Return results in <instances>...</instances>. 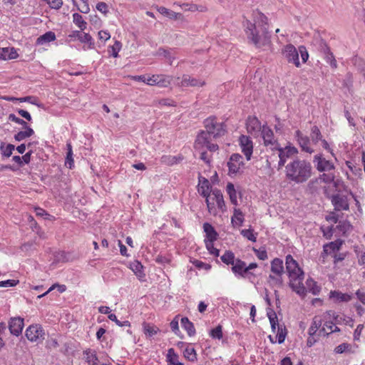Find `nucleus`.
<instances>
[{
    "instance_id": "c9c22d12",
    "label": "nucleus",
    "mask_w": 365,
    "mask_h": 365,
    "mask_svg": "<svg viewBox=\"0 0 365 365\" xmlns=\"http://www.w3.org/2000/svg\"><path fill=\"white\" fill-rule=\"evenodd\" d=\"M226 190L227 194L229 195L230 199L231 202L233 205H237V192L235 189V186L232 183L229 182L227 185Z\"/></svg>"
},
{
    "instance_id": "69168bd1",
    "label": "nucleus",
    "mask_w": 365,
    "mask_h": 365,
    "mask_svg": "<svg viewBox=\"0 0 365 365\" xmlns=\"http://www.w3.org/2000/svg\"><path fill=\"white\" fill-rule=\"evenodd\" d=\"M324 326L327 328L328 330H329L330 334L340 331V329L337 327L333 322H327L324 324Z\"/></svg>"
},
{
    "instance_id": "412c9836",
    "label": "nucleus",
    "mask_w": 365,
    "mask_h": 365,
    "mask_svg": "<svg viewBox=\"0 0 365 365\" xmlns=\"http://www.w3.org/2000/svg\"><path fill=\"white\" fill-rule=\"evenodd\" d=\"M343 244V241L341 240H337L334 242H331L328 244L324 245V252L326 255H330L331 253H335L338 252Z\"/></svg>"
},
{
    "instance_id": "13d9d810",
    "label": "nucleus",
    "mask_w": 365,
    "mask_h": 365,
    "mask_svg": "<svg viewBox=\"0 0 365 365\" xmlns=\"http://www.w3.org/2000/svg\"><path fill=\"white\" fill-rule=\"evenodd\" d=\"M210 334L213 338L220 339L222 337V327L219 325L215 329H212Z\"/></svg>"
},
{
    "instance_id": "6e6d98bb",
    "label": "nucleus",
    "mask_w": 365,
    "mask_h": 365,
    "mask_svg": "<svg viewBox=\"0 0 365 365\" xmlns=\"http://www.w3.org/2000/svg\"><path fill=\"white\" fill-rule=\"evenodd\" d=\"M255 255L257 257L258 259L261 260H264L267 259V251L264 248H259V249H253Z\"/></svg>"
},
{
    "instance_id": "1a4fd4ad",
    "label": "nucleus",
    "mask_w": 365,
    "mask_h": 365,
    "mask_svg": "<svg viewBox=\"0 0 365 365\" xmlns=\"http://www.w3.org/2000/svg\"><path fill=\"white\" fill-rule=\"evenodd\" d=\"M176 83L181 87H196V86H203L205 84V81L199 80L195 78L191 77L189 75L185 74L180 78L178 77L176 78Z\"/></svg>"
},
{
    "instance_id": "6ab92c4d",
    "label": "nucleus",
    "mask_w": 365,
    "mask_h": 365,
    "mask_svg": "<svg viewBox=\"0 0 365 365\" xmlns=\"http://www.w3.org/2000/svg\"><path fill=\"white\" fill-rule=\"evenodd\" d=\"M232 270L235 274H237L242 277H245L247 275L246 263L240 259H236L232 264Z\"/></svg>"
},
{
    "instance_id": "49530a36",
    "label": "nucleus",
    "mask_w": 365,
    "mask_h": 365,
    "mask_svg": "<svg viewBox=\"0 0 365 365\" xmlns=\"http://www.w3.org/2000/svg\"><path fill=\"white\" fill-rule=\"evenodd\" d=\"M121 43L118 41H115V43L109 47L108 52H110L114 58H117L118 56V52L121 49Z\"/></svg>"
},
{
    "instance_id": "cd10ccee",
    "label": "nucleus",
    "mask_w": 365,
    "mask_h": 365,
    "mask_svg": "<svg viewBox=\"0 0 365 365\" xmlns=\"http://www.w3.org/2000/svg\"><path fill=\"white\" fill-rule=\"evenodd\" d=\"M56 39V35L52 31H48L44 34L40 36L37 40L36 43L38 45H43L46 43L51 42Z\"/></svg>"
},
{
    "instance_id": "bf43d9fd",
    "label": "nucleus",
    "mask_w": 365,
    "mask_h": 365,
    "mask_svg": "<svg viewBox=\"0 0 365 365\" xmlns=\"http://www.w3.org/2000/svg\"><path fill=\"white\" fill-rule=\"evenodd\" d=\"M267 317L269 318L271 325L272 324H279L277 314L272 309H269V311H267Z\"/></svg>"
},
{
    "instance_id": "4d7b16f0",
    "label": "nucleus",
    "mask_w": 365,
    "mask_h": 365,
    "mask_svg": "<svg viewBox=\"0 0 365 365\" xmlns=\"http://www.w3.org/2000/svg\"><path fill=\"white\" fill-rule=\"evenodd\" d=\"M160 106H175L176 103L170 98H163L158 101Z\"/></svg>"
},
{
    "instance_id": "dca6fc26",
    "label": "nucleus",
    "mask_w": 365,
    "mask_h": 365,
    "mask_svg": "<svg viewBox=\"0 0 365 365\" xmlns=\"http://www.w3.org/2000/svg\"><path fill=\"white\" fill-rule=\"evenodd\" d=\"M331 202L334 205L336 210H349V204L347 202L346 198L344 196L336 195L333 196Z\"/></svg>"
},
{
    "instance_id": "e2e57ef3",
    "label": "nucleus",
    "mask_w": 365,
    "mask_h": 365,
    "mask_svg": "<svg viewBox=\"0 0 365 365\" xmlns=\"http://www.w3.org/2000/svg\"><path fill=\"white\" fill-rule=\"evenodd\" d=\"M205 243H206V247L209 250L210 254L214 255L215 256H218L219 255L220 251L217 248L214 247L213 242H210H210H205Z\"/></svg>"
},
{
    "instance_id": "58836bf2",
    "label": "nucleus",
    "mask_w": 365,
    "mask_h": 365,
    "mask_svg": "<svg viewBox=\"0 0 365 365\" xmlns=\"http://www.w3.org/2000/svg\"><path fill=\"white\" fill-rule=\"evenodd\" d=\"M311 138L312 142L314 144H317L319 141L322 139V135L320 132L319 128L317 125H314L311 129Z\"/></svg>"
},
{
    "instance_id": "39448f33",
    "label": "nucleus",
    "mask_w": 365,
    "mask_h": 365,
    "mask_svg": "<svg viewBox=\"0 0 365 365\" xmlns=\"http://www.w3.org/2000/svg\"><path fill=\"white\" fill-rule=\"evenodd\" d=\"M273 151L274 153L267 158V163L269 167H271L275 160L279 158L277 166V169L278 170H281L284 166L288 158L298 153V150L295 147L291 145H287L284 148H279L278 145V148H274Z\"/></svg>"
},
{
    "instance_id": "aec40b11",
    "label": "nucleus",
    "mask_w": 365,
    "mask_h": 365,
    "mask_svg": "<svg viewBox=\"0 0 365 365\" xmlns=\"http://www.w3.org/2000/svg\"><path fill=\"white\" fill-rule=\"evenodd\" d=\"M212 201L216 202L218 209L220 210L222 212H225L227 208L222 192L218 189H215L212 191Z\"/></svg>"
},
{
    "instance_id": "f257e3e1",
    "label": "nucleus",
    "mask_w": 365,
    "mask_h": 365,
    "mask_svg": "<svg viewBox=\"0 0 365 365\" xmlns=\"http://www.w3.org/2000/svg\"><path fill=\"white\" fill-rule=\"evenodd\" d=\"M205 130H201L196 137L194 147L196 150L207 148L210 152L218 150V145L211 142L214 139L224 136L227 133V126L223 122L218 121L215 116H210L204 122Z\"/></svg>"
},
{
    "instance_id": "4be33fe9",
    "label": "nucleus",
    "mask_w": 365,
    "mask_h": 365,
    "mask_svg": "<svg viewBox=\"0 0 365 365\" xmlns=\"http://www.w3.org/2000/svg\"><path fill=\"white\" fill-rule=\"evenodd\" d=\"M271 271L277 277H281L284 273L283 261L279 258H274L271 262Z\"/></svg>"
},
{
    "instance_id": "774afa93",
    "label": "nucleus",
    "mask_w": 365,
    "mask_h": 365,
    "mask_svg": "<svg viewBox=\"0 0 365 365\" xmlns=\"http://www.w3.org/2000/svg\"><path fill=\"white\" fill-rule=\"evenodd\" d=\"M351 225L349 222L345 221H340L339 225H337V228H339L341 231L345 233L350 228Z\"/></svg>"
},
{
    "instance_id": "5701e85b",
    "label": "nucleus",
    "mask_w": 365,
    "mask_h": 365,
    "mask_svg": "<svg viewBox=\"0 0 365 365\" xmlns=\"http://www.w3.org/2000/svg\"><path fill=\"white\" fill-rule=\"evenodd\" d=\"M203 229L207 239L205 242H214L217 240L218 234L210 223H204Z\"/></svg>"
},
{
    "instance_id": "20e7f679",
    "label": "nucleus",
    "mask_w": 365,
    "mask_h": 365,
    "mask_svg": "<svg viewBox=\"0 0 365 365\" xmlns=\"http://www.w3.org/2000/svg\"><path fill=\"white\" fill-rule=\"evenodd\" d=\"M286 270L289 279V286L297 294L304 295L306 290L303 284L304 272L291 255L286 256Z\"/></svg>"
},
{
    "instance_id": "37998d69",
    "label": "nucleus",
    "mask_w": 365,
    "mask_h": 365,
    "mask_svg": "<svg viewBox=\"0 0 365 365\" xmlns=\"http://www.w3.org/2000/svg\"><path fill=\"white\" fill-rule=\"evenodd\" d=\"M221 260L226 264H233L235 261V255L231 251H226L222 256H221Z\"/></svg>"
},
{
    "instance_id": "e433bc0d",
    "label": "nucleus",
    "mask_w": 365,
    "mask_h": 365,
    "mask_svg": "<svg viewBox=\"0 0 365 365\" xmlns=\"http://www.w3.org/2000/svg\"><path fill=\"white\" fill-rule=\"evenodd\" d=\"M305 290L306 292L309 291L314 294H317L320 292V287L317 285L316 282L312 279H308L306 282Z\"/></svg>"
},
{
    "instance_id": "0e129e2a",
    "label": "nucleus",
    "mask_w": 365,
    "mask_h": 365,
    "mask_svg": "<svg viewBox=\"0 0 365 365\" xmlns=\"http://www.w3.org/2000/svg\"><path fill=\"white\" fill-rule=\"evenodd\" d=\"M96 9L103 14L108 13V5L105 2H99L96 5Z\"/></svg>"
},
{
    "instance_id": "bb28decb",
    "label": "nucleus",
    "mask_w": 365,
    "mask_h": 365,
    "mask_svg": "<svg viewBox=\"0 0 365 365\" xmlns=\"http://www.w3.org/2000/svg\"><path fill=\"white\" fill-rule=\"evenodd\" d=\"M178 359L179 356L175 352L174 349H169L167 354V361L168 362V365H183L182 363L179 361Z\"/></svg>"
},
{
    "instance_id": "473e14b6",
    "label": "nucleus",
    "mask_w": 365,
    "mask_h": 365,
    "mask_svg": "<svg viewBox=\"0 0 365 365\" xmlns=\"http://www.w3.org/2000/svg\"><path fill=\"white\" fill-rule=\"evenodd\" d=\"M156 55L165 57L168 61L170 64H172L173 61L175 59V57L173 54V50L172 49L166 50L163 48H160L158 50Z\"/></svg>"
},
{
    "instance_id": "338daca9",
    "label": "nucleus",
    "mask_w": 365,
    "mask_h": 365,
    "mask_svg": "<svg viewBox=\"0 0 365 365\" xmlns=\"http://www.w3.org/2000/svg\"><path fill=\"white\" fill-rule=\"evenodd\" d=\"M349 344H348L346 343H343V344H341L339 346H337L334 349V351L336 354H342V353L345 352L349 349Z\"/></svg>"
},
{
    "instance_id": "a19ab883",
    "label": "nucleus",
    "mask_w": 365,
    "mask_h": 365,
    "mask_svg": "<svg viewBox=\"0 0 365 365\" xmlns=\"http://www.w3.org/2000/svg\"><path fill=\"white\" fill-rule=\"evenodd\" d=\"M14 148L15 146L14 145L8 144L7 145H5L4 143H1L0 146V150L1 151L2 155L7 158L11 155Z\"/></svg>"
},
{
    "instance_id": "052dcab7",
    "label": "nucleus",
    "mask_w": 365,
    "mask_h": 365,
    "mask_svg": "<svg viewBox=\"0 0 365 365\" xmlns=\"http://www.w3.org/2000/svg\"><path fill=\"white\" fill-rule=\"evenodd\" d=\"M46 2L51 9H58L63 5L62 0H48Z\"/></svg>"
},
{
    "instance_id": "ea45409f",
    "label": "nucleus",
    "mask_w": 365,
    "mask_h": 365,
    "mask_svg": "<svg viewBox=\"0 0 365 365\" xmlns=\"http://www.w3.org/2000/svg\"><path fill=\"white\" fill-rule=\"evenodd\" d=\"M159 78H157V86L161 88H166L170 84L171 77L165 75H158Z\"/></svg>"
},
{
    "instance_id": "f704fd0d",
    "label": "nucleus",
    "mask_w": 365,
    "mask_h": 365,
    "mask_svg": "<svg viewBox=\"0 0 365 365\" xmlns=\"http://www.w3.org/2000/svg\"><path fill=\"white\" fill-rule=\"evenodd\" d=\"M158 11L164 16H166L170 19H177L178 16H180V14L176 13L163 6L158 7Z\"/></svg>"
},
{
    "instance_id": "72a5a7b5",
    "label": "nucleus",
    "mask_w": 365,
    "mask_h": 365,
    "mask_svg": "<svg viewBox=\"0 0 365 365\" xmlns=\"http://www.w3.org/2000/svg\"><path fill=\"white\" fill-rule=\"evenodd\" d=\"M73 21L81 31H84L86 29L87 23L78 13H74L73 14Z\"/></svg>"
},
{
    "instance_id": "79ce46f5",
    "label": "nucleus",
    "mask_w": 365,
    "mask_h": 365,
    "mask_svg": "<svg viewBox=\"0 0 365 365\" xmlns=\"http://www.w3.org/2000/svg\"><path fill=\"white\" fill-rule=\"evenodd\" d=\"M287 331L285 327L283 324H278V330L277 337L279 344H282L286 338Z\"/></svg>"
},
{
    "instance_id": "de8ad7c7",
    "label": "nucleus",
    "mask_w": 365,
    "mask_h": 365,
    "mask_svg": "<svg viewBox=\"0 0 365 365\" xmlns=\"http://www.w3.org/2000/svg\"><path fill=\"white\" fill-rule=\"evenodd\" d=\"M144 333L145 335L148 336H153L156 334L158 331V328L155 326H151L148 324H145L144 326Z\"/></svg>"
},
{
    "instance_id": "864d4df0",
    "label": "nucleus",
    "mask_w": 365,
    "mask_h": 365,
    "mask_svg": "<svg viewBox=\"0 0 365 365\" xmlns=\"http://www.w3.org/2000/svg\"><path fill=\"white\" fill-rule=\"evenodd\" d=\"M9 120L12 121V122H15L16 123H18L21 125L23 126V128H26V127H28V123L24 120L23 119L21 118H19L18 117H16L14 114L13 113H11L9 114Z\"/></svg>"
},
{
    "instance_id": "9b49d317",
    "label": "nucleus",
    "mask_w": 365,
    "mask_h": 365,
    "mask_svg": "<svg viewBox=\"0 0 365 365\" xmlns=\"http://www.w3.org/2000/svg\"><path fill=\"white\" fill-rule=\"evenodd\" d=\"M295 138L302 151L309 154L314 153V150L310 146L311 140L308 136L297 130L295 132Z\"/></svg>"
},
{
    "instance_id": "a878e982",
    "label": "nucleus",
    "mask_w": 365,
    "mask_h": 365,
    "mask_svg": "<svg viewBox=\"0 0 365 365\" xmlns=\"http://www.w3.org/2000/svg\"><path fill=\"white\" fill-rule=\"evenodd\" d=\"M24 128V130L19 131L14 135V139L16 141H22L34 135V131L31 127L28 126Z\"/></svg>"
},
{
    "instance_id": "7c9ffc66",
    "label": "nucleus",
    "mask_w": 365,
    "mask_h": 365,
    "mask_svg": "<svg viewBox=\"0 0 365 365\" xmlns=\"http://www.w3.org/2000/svg\"><path fill=\"white\" fill-rule=\"evenodd\" d=\"M322 324V320L319 317H315L313 319L311 327L309 329L308 333L310 336H314L316 334L317 331L319 330V328L321 327Z\"/></svg>"
},
{
    "instance_id": "f3484780",
    "label": "nucleus",
    "mask_w": 365,
    "mask_h": 365,
    "mask_svg": "<svg viewBox=\"0 0 365 365\" xmlns=\"http://www.w3.org/2000/svg\"><path fill=\"white\" fill-rule=\"evenodd\" d=\"M247 129L248 133L255 134L262 130L259 120L256 117H249L247 120Z\"/></svg>"
},
{
    "instance_id": "6e6552de",
    "label": "nucleus",
    "mask_w": 365,
    "mask_h": 365,
    "mask_svg": "<svg viewBox=\"0 0 365 365\" xmlns=\"http://www.w3.org/2000/svg\"><path fill=\"white\" fill-rule=\"evenodd\" d=\"M262 136L266 147L269 148L271 150L278 148L279 144L274 137L273 131L269 127L262 126Z\"/></svg>"
},
{
    "instance_id": "9d476101",
    "label": "nucleus",
    "mask_w": 365,
    "mask_h": 365,
    "mask_svg": "<svg viewBox=\"0 0 365 365\" xmlns=\"http://www.w3.org/2000/svg\"><path fill=\"white\" fill-rule=\"evenodd\" d=\"M284 53L289 63H294L297 67L300 66L299 52L292 44H287L284 48Z\"/></svg>"
},
{
    "instance_id": "a211bd4d",
    "label": "nucleus",
    "mask_w": 365,
    "mask_h": 365,
    "mask_svg": "<svg viewBox=\"0 0 365 365\" xmlns=\"http://www.w3.org/2000/svg\"><path fill=\"white\" fill-rule=\"evenodd\" d=\"M198 192L205 197H210V186L207 179L199 177Z\"/></svg>"
},
{
    "instance_id": "393cba45",
    "label": "nucleus",
    "mask_w": 365,
    "mask_h": 365,
    "mask_svg": "<svg viewBox=\"0 0 365 365\" xmlns=\"http://www.w3.org/2000/svg\"><path fill=\"white\" fill-rule=\"evenodd\" d=\"M330 297L333 298L337 302H348L352 299L351 295L344 294L339 291L331 292Z\"/></svg>"
},
{
    "instance_id": "423d86ee",
    "label": "nucleus",
    "mask_w": 365,
    "mask_h": 365,
    "mask_svg": "<svg viewBox=\"0 0 365 365\" xmlns=\"http://www.w3.org/2000/svg\"><path fill=\"white\" fill-rule=\"evenodd\" d=\"M25 335L29 341L40 343L45 338V331L40 324H32L26 329Z\"/></svg>"
},
{
    "instance_id": "a18cd8bd",
    "label": "nucleus",
    "mask_w": 365,
    "mask_h": 365,
    "mask_svg": "<svg viewBox=\"0 0 365 365\" xmlns=\"http://www.w3.org/2000/svg\"><path fill=\"white\" fill-rule=\"evenodd\" d=\"M214 202L212 201V195L208 197H205V202L207 204V207L208 210V212L216 216L217 215V209L214 205Z\"/></svg>"
},
{
    "instance_id": "2eb2a0df",
    "label": "nucleus",
    "mask_w": 365,
    "mask_h": 365,
    "mask_svg": "<svg viewBox=\"0 0 365 365\" xmlns=\"http://www.w3.org/2000/svg\"><path fill=\"white\" fill-rule=\"evenodd\" d=\"M70 38H78L83 43H88V48H93L94 46L93 40L91 36L86 33H81L80 31H74L69 35Z\"/></svg>"
},
{
    "instance_id": "f8f14e48",
    "label": "nucleus",
    "mask_w": 365,
    "mask_h": 365,
    "mask_svg": "<svg viewBox=\"0 0 365 365\" xmlns=\"http://www.w3.org/2000/svg\"><path fill=\"white\" fill-rule=\"evenodd\" d=\"M239 141L242 153L245 155L246 159L250 160L253 152V144L252 140L250 137L242 135L240 137Z\"/></svg>"
},
{
    "instance_id": "8fccbe9b",
    "label": "nucleus",
    "mask_w": 365,
    "mask_h": 365,
    "mask_svg": "<svg viewBox=\"0 0 365 365\" xmlns=\"http://www.w3.org/2000/svg\"><path fill=\"white\" fill-rule=\"evenodd\" d=\"M55 287H58V291L60 292H63L66 290V286L65 285H59L58 284H55L52 285L47 291H46L43 294L38 295L37 297V298L41 299V297H45L49 292H51L52 290H53L55 289Z\"/></svg>"
},
{
    "instance_id": "4c0bfd02",
    "label": "nucleus",
    "mask_w": 365,
    "mask_h": 365,
    "mask_svg": "<svg viewBox=\"0 0 365 365\" xmlns=\"http://www.w3.org/2000/svg\"><path fill=\"white\" fill-rule=\"evenodd\" d=\"M183 356L190 361H195L197 359V354L195 349L187 346L183 351Z\"/></svg>"
},
{
    "instance_id": "7ed1b4c3",
    "label": "nucleus",
    "mask_w": 365,
    "mask_h": 365,
    "mask_svg": "<svg viewBox=\"0 0 365 365\" xmlns=\"http://www.w3.org/2000/svg\"><path fill=\"white\" fill-rule=\"evenodd\" d=\"M286 178L297 184L303 183L312 175V167L305 160L295 159L285 166Z\"/></svg>"
},
{
    "instance_id": "3c124183",
    "label": "nucleus",
    "mask_w": 365,
    "mask_h": 365,
    "mask_svg": "<svg viewBox=\"0 0 365 365\" xmlns=\"http://www.w3.org/2000/svg\"><path fill=\"white\" fill-rule=\"evenodd\" d=\"M319 178L325 183H331L334 180L335 175L330 171L328 173H323L320 175Z\"/></svg>"
},
{
    "instance_id": "09e8293b",
    "label": "nucleus",
    "mask_w": 365,
    "mask_h": 365,
    "mask_svg": "<svg viewBox=\"0 0 365 365\" xmlns=\"http://www.w3.org/2000/svg\"><path fill=\"white\" fill-rule=\"evenodd\" d=\"M241 234L244 237L247 238V240L252 242H256L257 240L256 235L254 234L252 230H242L241 231Z\"/></svg>"
},
{
    "instance_id": "680f3d73",
    "label": "nucleus",
    "mask_w": 365,
    "mask_h": 365,
    "mask_svg": "<svg viewBox=\"0 0 365 365\" xmlns=\"http://www.w3.org/2000/svg\"><path fill=\"white\" fill-rule=\"evenodd\" d=\"M19 283V280L7 279L0 282V287H9L16 286Z\"/></svg>"
},
{
    "instance_id": "2f4dec72",
    "label": "nucleus",
    "mask_w": 365,
    "mask_h": 365,
    "mask_svg": "<svg viewBox=\"0 0 365 365\" xmlns=\"http://www.w3.org/2000/svg\"><path fill=\"white\" fill-rule=\"evenodd\" d=\"M86 361L91 365H96L98 361L96 351L91 349H86L83 351Z\"/></svg>"
},
{
    "instance_id": "4468645a",
    "label": "nucleus",
    "mask_w": 365,
    "mask_h": 365,
    "mask_svg": "<svg viewBox=\"0 0 365 365\" xmlns=\"http://www.w3.org/2000/svg\"><path fill=\"white\" fill-rule=\"evenodd\" d=\"M24 328V319L21 317L11 318L9 323V329L11 334L19 336Z\"/></svg>"
},
{
    "instance_id": "0eeeda50",
    "label": "nucleus",
    "mask_w": 365,
    "mask_h": 365,
    "mask_svg": "<svg viewBox=\"0 0 365 365\" xmlns=\"http://www.w3.org/2000/svg\"><path fill=\"white\" fill-rule=\"evenodd\" d=\"M313 163L319 172H330L335 169L333 162L327 160L322 154L314 155Z\"/></svg>"
},
{
    "instance_id": "603ef678",
    "label": "nucleus",
    "mask_w": 365,
    "mask_h": 365,
    "mask_svg": "<svg viewBox=\"0 0 365 365\" xmlns=\"http://www.w3.org/2000/svg\"><path fill=\"white\" fill-rule=\"evenodd\" d=\"M327 53L326 54V61L327 63H329L330 65L336 68V61L333 56V54L330 52L329 48L328 47H326Z\"/></svg>"
},
{
    "instance_id": "c03bdc74",
    "label": "nucleus",
    "mask_w": 365,
    "mask_h": 365,
    "mask_svg": "<svg viewBox=\"0 0 365 365\" xmlns=\"http://www.w3.org/2000/svg\"><path fill=\"white\" fill-rule=\"evenodd\" d=\"M66 165H68L69 168H71L73 165L74 160L73 158V150H72V146L71 143H67V154H66Z\"/></svg>"
},
{
    "instance_id": "5fc2aeb1",
    "label": "nucleus",
    "mask_w": 365,
    "mask_h": 365,
    "mask_svg": "<svg viewBox=\"0 0 365 365\" xmlns=\"http://www.w3.org/2000/svg\"><path fill=\"white\" fill-rule=\"evenodd\" d=\"M108 319L113 322H115V324L119 327L130 326V322L128 321L120 322L117 319V317L114 314H110L108 315Z\"/></svg>"
},
{
    "instance_id": "b1692460",
    "label": "nucleus",
    "mask_w": 365,
    "mask_h": 365,
    "mask_svg": "<svg viewBox=\"0 0 365 365\" xmlns=\"http://www.w3.org/2000/svg\"><path fill=\"white\" fill-rule=\"evenodd\" d=\"M329 316H332L337 324L344 323L346 325L352 327L354 326V320L349 317L345 315H335L334 312L332 311H329L327 312Z\"/></svg>"
},
{
    "instance_id": "f03ea898",
    "label": "nucleus",
    "mask_w": 365,
    "mask_h": 365,
    "mask_svg": "<svg viewBox=\"0 0 365 365\" xmlns=\"http://www.w3.org/2000/svg\"><path fill=\"white\" fill-rule=\"evenodd\" d=\"M257 20L255 23L247 21L245 32L247 38L256 47L262 48L269 46L270 43V36L268 32L267 18L263 14L257 12Z\"/></svg>"
},
{
    "instance_id": "c756f323",
    "label": "nucleus",
    "mask_w": 365,
    "mask_h": 365,
    "mask_svg": "<svg viewBox=\"0 0 365 365\" xmlns=\"http://www.w3.org/2000/svg\"><path fill=\"white\" fill-rule=\"evenodd\" d=\"M244 222V215L240 209L234 210V215L231 218V222L233 226H241Z\"/></svg>"
},
{
    "instance_id": "ddd939ff",
    "label": "nucleus",
    "mask_w": 365,
    "mask_h": 365,
    "mask_svg": "<svg viewBox=\"0 0 365 365\" xmlns=\"http://www.w3.org/2000/svg\"><path fill=\"white\" fill-rule=\"evenodd\" d=\"M243 165L242 156L237 153L232 154L227 163L229 172L232 174H236Z\"/></svg>"
},
{
    "instance_id": "c85d7f7f",
    "label": "nucleus",
    "mask_w": 365,
    "mask_h": 365,
    "mask_svg": "<svg viewBox=\"0 0 365 365\" xmlns=\"http://www.w3.org/2000/svg\"><path fill=\"white\" fill-rule=\"evenodd\" d=\"M182 327L187 331L190 336H194L195 334V329L193 324L190 322L187 317H182L181 319Z\"/></svg>"
}]
</instances>
